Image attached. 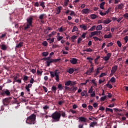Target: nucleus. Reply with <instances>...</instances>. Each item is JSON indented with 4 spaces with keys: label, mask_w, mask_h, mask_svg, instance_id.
<instances>
[{
    "label": "nucleus",
    "mask_w": 128,
    "mask_h": 128,
    "mask_svg": "<svg viewBox=\"0 0 128 128\" xmlns=\"http://www.w3.org/2000/svg\"><path fill=\"white\" fill-rule=\"evenodd\" d=\"M36 115L34 114H32L31 116H28L27 118V120H26V123L29 124H34L36 123Z\"/></svg>",
    "instance_id": "obj_1"
},
{
    "label": "nucleus",
    "mask_w": 128,
    "mask_h": 128,
    "mask_svg": "<svg viewBox=\"0 0 128 128\" xmlns=\"http://www.w3.org/2000/svg\"><path fill=\"white\" fill-rule=\"evenodd\" d=\"M51 118L53 119L52 122H59L61 118V114L56 111L51 115Z\"/></svg>",
    "instance_id": "obj_2"
},
{
    "label": "nucleus",
    "mask_w": 128,
    "mask_h": 128,
    "mask_svg": "<svg viewBox=\"0 0 128 128\" xmlns=\"http://www.w3.org/2000/svg\"><path fill=\"white\" fill-rule=\"evenodd\" d=\"M46 60V64L47 66H49L52 63H56L58 61L61 60L60 58H57V59H52L51 56H49L48 57L46 58H45Z\"/></svg>",
    "instance_id": "obj_3"
},
{
    "label": "nucleus",
    "mask_w": 128,
    "mask_h": 128,
    "mask_svg": "<svg viewBox=\"0 0 128 128\" xmlns=\"http://www.w3.org/2000/svg\"><path fill=\"white\" fill-rule=\"evenodd\" d=\"M79 122H81L78 126V128H84V123L88 122V118H84V116L77 117Z\"/></svg>",
    "instance_id": "obj_4"
},
{
    "label": "nucleus",
    "mask_w": 128,
    "mask_h": 128,
    "mask_svg": "<svg viewBox=\"0 0 128 128\" xmlns=\"http://www.w3.org/2000/svg\"><path fill=\"white\" fill-rule=\"evenodd\" d=\"M12 98V97H9L4 99L2 101L4 106H7L10 104Z\"/></svg>",
    "instance_id": "obj_5"
},
{
    "label": "nucleus",
    "mask_w": 128,
    "mask_h": 128,
    "mask_svg": "<svg viewBox=\"0 0 128 128\" xmlns=\"http://www.w3.org/2000/svg\"><path fill=\"white\" fill-rule=\"evenodd\" d=\"M1 95L4 96H10V90L6 89L2 90L1 92Z\"/></svg>",
    "instance_id": "obj_6"
},
{
    "label": "nucleus",
    "mask_w": 128,
    "mask_h": 128,
    "mask_svg": "<svg viewBox=\"0 0 128 128\" xmlns=\"http://www.w3.org/2000/svg\"><path fill=\"white\" fill-rule=\"evenodd\" d=\"M60 74V72L58 71V70H54V74H55V80L57 82H59L60 78H59V74Z\"/></svg>",
    "instance_id": "obj_7"
},
{
    "label": "nucleus",
    "mask_w": 128,
    "mask_h": 128,
    "mask_svg": "<svg viewBox=\"0 0 128 128\" xmlns=\"http://www.w3.org/2000/svg\"><path fill=\"white\" fill-rule=\"evenodd\" d=\"M118 68V66H114L112 68L110 75L113 76L116 72Z\"/></svg>",
    "instance_id": "obj_8"
},
{
    "label": "nucleus",
    "mask_w": 128,
    "mask_h": 128,
    "mask_svg": "<svg viewBox=\"0 0 128 128\" xmlns=\"http://www.w3.org/2000/svg\"><path fill=\"white\" fill-rule=\"evenodd\" d=\"M34 20L33 16H30L27 19V24L32 26V21Z\"/></svg>",
    "instance_id": "obj_9"
},
{
    "label": "nucleus",
    "mask_w": 128,
    "mask_h": 128,
    "mask_svg": "<svg viewBox=\"0 0 128 128\" xmlns=\"http://www.w3.org/2000/svg\"><path fill=\"white\" fill-rule=\"evenodd\" d=\"M46 16V14H42L39 16V19L40 20V22L42 24H44V22L43 20Z\"/></svg>",
    "instance_id": "obj_10"
},
{
    "label": "nucleus",
    "mask_w": 128,
    "mask_h": 128,
    "mask_svg": "<svg viewBox=\"0 0 128 128\" xmlns=\"http://www.w3.org/2000/svg\"><path fill=\"white\" fill-rule=\"evenodd\" d=\"M94 72V68H91L89 70H87L86 74L88 75H91L92 73Z\"/></svg>",
    "instance_id": "obj_11"
},
{
    "label": "nucleus",
    "mask_w": 128,
    "mask_h": 128,
    "mask_svg": "<svg viewBox=\"0 0 128 128\" xmlns=\"http://www.w3.org/2000/svg\"><path fill=\"white\" fill-rule=\"evenodd\" d=\"M78 60L76 58H72L70 60V62L72 64H76L78 62Z\"/></svg>",
    "instance_id": "obj_12"
},
{
    "label": "nucleus",
    "mask_w": 128,
    "mask_h": 128,
    "mask_svg": "<svg viewBox=\"0 0 128 128\" xmlns=\"http://www.w3.org/2000/svg\"><path fill=\"white\" fill-rule=\"evenodd\" d=\"M30 27H32V26L29 25V24H26V26H25V24L23 25L24 30L25 31L28 30V29L30 28Z\"/></svg>",
    "instance_id": "obj_13"
},
{
    "label": "nucleus",
    "mask_w": 128,
    "mask_h": 128,
    "mask_svg": "<svg viewBox=\"0 0 128 128\" xmlns=\"http://www.w3.org/2000/svg\"><path fill=\"white\" fill-rule=\"evenodd\" d=\"M90 9H88V8H86L85 9H82V14H88L90 13Z\"/></svg>",
    "instance_id": "obj_14"
},
{
    "label": "nucleus",
    "mask_w": 128,
    "mask_h": 128,
    "mask_svg": "<svg viewBox=\"0 0 128 128\" xmlns=\"http://www.w3.org/2000/svg\"><path fill=\"white\" fill-rule=\"evenodd\" d=\"M98 36V31H96V32H92L90 34V38H92L93 36Z\"/></svg>",
    "instance_id": "obj_15"
},
{
    "label": "nucleus",
    "mask_w": 128,
    "mask_h": 128,
    "mask_svg": "<svg viewBox=\"0 0 128 128\" xmlns=\"http://www.w3.org/2000/svg\"><path fill=\"white\" fill-rule=\"evenodd\" d=\"M80 94L82 96H86L88 94L87 90H84L82 92H81Z\"/></svg>",
    "instance_id": "obj_16"
},
{
    "label": "nucleus",
    "mask_w": 128,
    "mask_h": 128,
    "mask_svg": "<svg viewBox=\"0 0 128 128\" xmlns=\"http://www.w3.org/2000/svg\"><path fill=\"white\" fill-rule=\"evenodd\" d=\"M46 40L48 42V43L50 44H52V42H54V38H48V39H46Z\"/></svg>",
    "instance_id": "obj_17"
},
{
    "label": "nucleus",
    "mask_w": 128,
    "mask_h": 128,
    "mask_svg": "<svg viewBox=\"0 0 128 128\" xmlns=\"http://www.w3.org/2000/svg\"><path fill=\"white\" fill-rule=\"evenodd\" d=\"M110 22H112L111 20H110L109 18H107L106 20H104L103 22L104 24H109Z\"/></svg>",
    "instance_id": "obj_18"
},
{
    "label": "nucleus",
    "mask_w": 128,
    "mask_h": 128,
    "mask_svg": "<svg viewBox=\"0 0 128 128\" xmlns=\"http://www.w3.org/2000/svg\"><path fill=\"white\" fill-rule=\"evenodd\" d=\"M106 4V2H102L100 4V8L102 10H104V6Z\"/></svg>",
    "instance_id": "obj_19"
},
{
    "label": "nucleus",
    "mask_w": 128,
    "mask_h": 128,
    "mask_svg": "<svg viewBox=\"0 0 128 128\" xmlns=\"http://www.w3.org/2000/svg\"><path fill=\"white\" fill-rule=\"evenodd\" d=\"M61 10H62V7L61 6L58 7V8L56 9V14H59L61 12Z\"/></svg>",
    "instance_id": "obj_20"
},
{
    "label": "nucleus",
    "mask_w": 128,
    "mask_h": 128,
    "mask_svg": "<svg viewBox=\"0 0 128 128\" xmlns=\"http://www.w3.org/2000/svg\"><path fill=\"white\" fill-rule=\"evenodd\" d=\"M97 124H98V122H91L90 126V127L94 128V126H96Z\"/></svg>",
    "instance_id": "obj_21"
},
{
    "label": "nucleus",
    "mask_w": 128,
    "mask_h": 128,
    "mask_svg": "<svg viewBox=\"0 0 128 128\" xmlns=\"http://www.w3.org/2000/svg\"><path fill=\"white\" fill-rule=\"evenodd\" d=\"M80 28H82L84 30H87V26L85 24H82L80 26Z\"/></svg>",
    "instance_id": "obj_22"
},
{
    "label": "nucleus",
    "mask_w": 128,
    "mask_h": 128,
    "mask_svg": "<svg viewBox=\"0 0 128 128\" xmlns=\"http://www.w3.org/2000/svg\"><path fill=\"white\" fill-rule=\"evenodd\" d=\"M112 36L111 33L109 34L108 35L106 34L104 36V38H110Z\"/></svg>",
    "instance_id": "obj_23"
},
{
    "label": "nucleus",
    "mask_w": 128,
    "mask_h": 128,
    "mask_svg": "<svg viewBox=\"0 0 128 128\" xmlns=\"http://www.w3.org/2000/svg\"><path fill=\"white\" fill-rule=\"evenodd\" d=\"M24 45V42H20V43H19L18 44H17V46H16V48H20L21 47H22Z\"/></svg>",
    "instance_id": "obj_24"
},
{
    "label": "nucleus",
    "mask_w": 128,
    "mask_h": 128,
    "mask_svg": "<svg viewBox=\"0 0 128 128\" xmlns=\"http://www.w3.org/2000/svg\"><path fill=\"white\" fill-rule=\"evenodd\" d=\"M1 48L3 50H6L8 48V47L6 45H4V44H3L1 46Z\"/></svg>",
    "instance_id": "obj_25"
},
{
    "label": "nucleus",
    "mask_w": 128,
    "mask_h": 128,
    "mask_svg": "<svg viewBox=\"0 0 128 128\" xmlns=\"http://www.w3.org/2000/svg\"><path fill=\"white\" fill-rule=\"evenodd\" d=\"M49 72L50 74V76L51 78H54L55 76V71L52 72V71H49Z\"/></svg>",
    "instance_id": "obj_26"
},
{
    "label": "nucleus",
    "mask_w": 128,
    "mask_h": 128,
    "mask_svg": "<svg viewBox=\"0 0 128 128\" xmlns=\"http://www.w3.org/2000/svg\"><path fill=\"white\" fill-rule=\"evenodd\" d=\"M60 116H62L63 118H66L67 116H66V112H63V111H60Z\"/></svg>",
    "instance_id": "obj_27"
},
{
    "label": "nucleus",
    "mask_w": 128,
    "mask_h": 128,
    "mask_svg": "<svg viewBox=\"0 0 128 128\" xmlns=\"http://www.w3.org/2000/svg\"><path fill=\"white\" fill-rule=\"evenodd\" d=\"M46 3L45 2H44L43 1H42V2H40V6L42 8H46L45 6Z\"/></svg>",
    "instance_id": "obj_28"
},
{
    "label": "nucleus",
    "mask_w": 128,
    "mask_h": 128,
    "mask_svg": "<svg viewBox=\"0 0 128 128\" xmlns=\"http://www.w3.org/2000/svg\"><path fill=\"white\" fill-rule=\"evenodd\" d=\"M102 29V25H99L96 26V30H101Z\"/></svg>",
    "instance_id": "obj_29"
},
{
    "label": "nucleus",
    "mask_w": 128,
    "mask_h": 128,
    "mask_svg": "<svg viewBox=\"0 0 128 128\" xmlns=\"http://www.w3.org/2000/svg\"><path fill=\"white\" fill-rule=\"evenodd\" d=\"M51 90L54 92V93H56L57 90V88L56 86H52V87Z\"/></svg>",
    "instance_id": "obj_30"
},
{
    "label": "nucleus",
    "mask_w": 128,
    "mask_h": 128,
    "mask_svg": "<svg viewBox=\"0 0 128 128\" xmlns=\"http://www.w3.org/2000/svg\"><path fill=\"white\" fill-rule=\"evenodd\" d=\"M42 56L46 57L48 56L49 52H42Z\"/></svg>",
    "instance_id": "obj_31"
},
{
    "label": "nucleus",
    "mask_w": 128,
    "mask_h": 128,
    "mask_svg": "<svg viewBox=\"0 0 128 128\" xmlns=\"http://www.w3.org/2000/svg\"><path fill=\"white\" fill-rule=\"evenodd\" d=\"M90 18L92 20L96 19L98 18V16L94 14H91L90 15Z\"/></svg>",
    "instance_id": "obj_32"
},
{
    "label": "nucleus",
    "mask_w": 128,
    "mask_h": 128,
    "mask_svg": "<svg viewBox=\"0 0 128 128\" xmlns=\"http://www.w3.org/2000/svg\"><path fill=\"white\" fill-rule=\"evenodd\" d=\"M78 30V28L76 26H74L72 30V32H76Z\"/></svg>",
    "instance_id": "obj_33"
},
{
    "label": "nucleus",
    "mask_w": 128,
    "mask_h": 128,
    "mask_svg": "<svg viewBox=\"0 0 128 128\" xmlns=\"http://www.w3.org/2000/svg\"><path fill=\"white\" fill-rule=\"evenodd\" d=\"M71 82H72V81L68 80V81L67 82H65V86H71Z\"/></svg>",
    "instance_id": "obj_34"
},
{
    "label": "nucleus",
    "mask_w": 128,
    "mask_h": 128,
    "mask_svg": "<svg viewBox=\"0 0 128 128\" xmlns=\"http://www.w3.org/2000/svg\"><path fill=\"white\" fill-rule=\"evenodd\" d=\"M74 72V70L73 68H70L69 70H68V72L70 74H72Z\"/></svg>",
    "instance_id": "obj_35"
},
{
    "label": "nucleus",
    "mask_w": 128,
    "mask_h": 128,
    "mask_svg": "<svg viewBox=\"0 0 128 128\" xmlns=\"http://www.w3.org/2000/svg\"><path fill=\"white\" fill-rule=\"evenodd\" d=\"M109 82H108V83L106 84V86L108 87V88H112V84H109Z\"/></svg>",
    "instance_id": "obj_36"
},
{
    "label": "nucleus",
    "mask_w": 128,
    "mask_h": 128,
    "mask_svg": "<svg viewBox=\"0 0 128 128\" xmlns=\"http://www.w3.org/2000/svg\"><path fill=\"white\" fill-rule=\"evenodd\" d=\"M96 30V26H92L90 30H88V31H94Z\"/></svg>",
    "instance_id": "obj_37"
},
{
    "label": "nucleus",
    "mask_w": 128,
    "mask_h": 128,
    "mask_svg": "<svg viewBox=\"0 0 128 128\" xmlns=\"http://www.w3.org/2000/svg\"><path fill=\"white\" fill-rule=\"evenodd\" d=\"M64 86H62V84H59L58 86V88H59L60 90H63Z\"/></svg>",
    "instance_id": "obj_38"
},
{
    "label": "nucleus",
    "mask_w": 128,
    "mask_h": 128,
    "mask_svg": "<svg viewBox=\"0 0 128 128\" xmlns=\"http://www.w3.org/2000/svg\"><path fill=\"white\" fill-rule=\"evenodd\" d=\"M70 92H76L74 88V86H72V88H70Z\"/></svg>",
    "instance_id": "obj_39"
},
{
    "label": "nucleus",
    "mask_w": 128,
    "mask_h": 128,
    "mask_svg": "<svg viewBox=\"0 0 128 128\" xmlns=\"http://www.w3.org/2000/svg\"><path fill=\"white\" fill-rule=\"evenodd\" d=\"M106 112H110L113 113L114 112V110L112 108H106Z\"/></svg>",
    "instance_id": "obj_40"
},
{
    "label": "nucleus",
    "mask_w": 128,
    "mask_h": 128,
    "mask_svg": "<svg viewBox=\"0 0 128 128\" xmlns=\"http://www.w3.org/2000/svg\"><path fill=\"white\" fill-rule=\"evenodd\" d=\"M42 45L44 46H47L48 45V43L46 41H44L42 42Z\"/></svg>",
    "instance_id": "obj_41"
},
{
    "label": "nucleus",
    "mask_w": 128,
    "mask_h": 128,
    "mask_svg": "<svg viewBox=\"0 0 128 128\" xmlns=\"http://www.w3.org/2000/svg\"><path fill=\"white\" fill-rule=\"evenodd\" d=\"M106 98V96H102V98H100V100L101 102H104Z\"/></svg>",
    "instance_id": "obj_42"
},
{
    "label": "nucleus",
    "mask_w": 128,
    "mask_h": 128,
    "mask_svg": "<svg viewBox=\"0 0 128 128\" xmlns=\"http://www.w3.org/2000/svg\"><path fill=\"white\" fill-rule=\"evenodd\" d=\"M116 44L119 48L122 47V44L120 40L117 41Z\"/></svg>",
    "instance_id": "obj_43"
},
{
    "label": "nucleus",
    "mask_w": 128,
    "mask_h": 128,
    "mask_svg": "<svg viewBox=\"0 0 128 128\" xmlns=\"http://www.w3.org/2000/svg\"><path fill=\"white\" fill-rule=\"evenodd\" d=\"M110 81L114 83L116 82V78H114V77H112L111 78V79L110 80Z\"/></svg>",
    "instance_id": "obj_44"
},
{
    "label": "nucleus",
    "mask_w": 128,
    "mask_h": 128,
    "mask_svg": "<svg viewBox=\"0 0 128 128\" xmlns=\"http://www.w3.org/2000/svg\"><path fill=\"white\" fill-rule=\"evenodd\" d=\"M118 8L120 10H122L124 8L123 4H119L118 6Z\"/></svg>",
    "instance_id": "obj_45"
},
{
    "label": "nucleus",
    "mask_w": 128,
    "mask_h": 128,
    "mask_svg": "<svg viewBox=\"0 0 128 128\" xmlns=\"http://www.w3.org/2000/svg\"><path fill=\"white\" fill-rule=\"evenodd\" d=\"M93 51V50L91 48H88V49H87V50H84V52H91Z\"/></svg>",
    "instance_id": "obj_46"
},
{
    "label": "nucleus",
    "mask_w": 128,
    "mask_h": 128,
    "mask_svg": "<svg viewBox=\"0 0 128 128\" xmlns=\"http://www.w3.org/2000/svg\"><path fill=\"white\" fill-rule=\"evenodd\" d=\"M86 60H89V62H90V64L92 63L93 58H87Z\"/></svg>",
    "instance_id": "obj_47"
},
{
    "label": "nucleus",
    "mask_w": 128,
    "mask_h": 128,
    "mask_svg": "<svg viewBox=\"0 0 128 128\" xmlns=\"http://www.w3.org/2000/svg\"><path fill=\"white\" fill-rule=\"evenodd\" d=\"M69 2H70V0H64V6H67Z\"/></svg>",
    "instance_id": "obj_48"
},
{
    "label": "nucleus",
    "mask_w": 128,
    "mask_h": 128,
    "mask_svg": "<svg viewBox=\"0 0 128 128\" xmlns=\"http://www.w3.org/2000/svg\"><path fill=\"white\" fill-rule=\"evenodd\" d=\"M112 10V8L111 7H109L108 9V10H106V11L105 12L106 13V14H108Z\"/></svg>",
    "instance_id": "obj_49"
},
{
    "label": "nucleus",
    "mask_w": 128,
    "mask_h": 128,
    "mask_svg": "<svg viewBox=\"0 0 128 128\" xmlns=\"http://www.w3.org/2000/svg\"><path fill=\"white\" fill-rule=\"evenodd\" d=\"M123 17L126 20H128V13H126L124 14Z\"/></svg>",
    "instance_id": "obj_50"
},
{
    "label": "nucleus",
    "mask_w": 128,
    "mask_h": 128,
    "mask_svg": "<svg viewBox=\"0 0 128 128\" xmlns=\"http://www.w3.org/2000/svg\"><path fill=\"white\" fill-rule=\"evenodd\" d=\"M82 40V38H78V41H77V43L78 44H80V43L81 42Z\"/></svg>",
    "instance_id": "obj_51"
},
{
    "label": "nucleus",
    "mask_w": 128,
    "mask_h": 128,
    "mask_svg": "<svg viewBox=\"0 0 128 128\" xmlns=\"http://www.w3.org/2000/svg\"><path fill=\"white\" fill-rule=\"evenodd\" d=\"M70 16H76V14L74 11L71 10Z\"/></svg>",
    "instance_id": "obj_52"
},
{
    "label": "nucleus",
    "mask_w": 128,
    "mask_h": 128,
    "mask_svg": "<svg viewBox=\"0 0 128 128\" xmlns=\"http://www.w3.org/2000/svg\"><path fill=\"white\" fill-rule=\"evenodd\" d=\"M28 77L26 76H24V78H23V80H24V82H26L28 80Z\"/></svg>",
    "instance_id": "obj_53"
},
{
    "label": "nucleus",
    "mask_w": 128,
    "mask_h": 128,
    "mask_svg": "<svg viewBox=\"0 0 128 128\" xmlns=\"http://www.w3.org/2000/svg\"><path fill=\"white\" fill-rule=\"evenodd\" d=\"M113 44H114V43L111 42L108 43V44H107L106 47H110V46H112Z\"/></svg>",
    "instance_id": "obj_54"
},
{
    "label": "nucleus",
    "mask_w": 128,
    "mask_h": 128,
    "mask_svg": "<svg viewBox=\"0 0 128 128\" xmlns=\"http://www.w3.org/2000/svg\"><path fill=\"white\" fill-rule=\"evenodd\" d=\"M64 102V101H62V100H60L58 102V104H59L60 106H62V104Z\"/></svg>",
    "instance_id": "obj_55"
},
{
    "label": "nucleus",
    "mask_w": 128,
    "mask_h": 128,
    "mask_svg": "<svg viewBox=\"0 0 128 128\" xmlns=\"http://www.w3.org/2000/svg\"><path fill=\"white\" fill-rule=\"evenodd\" d=\"M42 89L44 90V92H48V90L46 86H42Z\"/></svg>",
    "instance_id": "obj_56"
},
{
    "label": "nucleus",
    "mask_w": 128,
    "mask_h": 128,
    "mask_svg": "<svg viewBox=\"0 0 128 128\" xmlns=\"http://www.w3.org/2000/svg\"><path fill=\"white\" fill-rule=\"evenodd\" d=\"M103 59L104 61H108L110 58L107 56H104Z\"/></svg>",
    "instance_id": "obj_57"
},
{
    "label": "nucleus",
    "mask_w": 128,
    "mask_h": 128,
    "mask_svg": "<svg viewBox=\"0 0 128 128\" xmlns=\"http://www.w3.org/2000/svg\"><path fill=\"white\" fill-rule=\"evenodd\" d=\"M92 92H93L92 87H91V88H90V89L88 90V93L91 94V93H92Z\"/></svg>",
    "instance_id": "obj_58"
},
{
    "label": "nucleus",
    "mask_w": 128,
    "mask_h": 128,
    "mask_svg": "<svg viewBox=\"0 0 128 128\" xmlns=\"http://www.w3.org/2000/svg\"><path fill=\"white\" fill-rule=\"evenodd\" d=\"M124 39L125 41V43H127L128 42V36H125Z\"/></svg>",
    "instance_id": "obj_59"
},
{
    "label": "nucleus",
    "mask_w": 128,
    "mask_h": 128,
    "mask_svg": "<svg viewBox=\"0 0 128 128\" xmlns=\"http://www.w3.org/2000/svg\"><path fill=\"white\" fill-rule=\"evenodd\" d=\"M63 37L62 36H59L57 38V40L58 41H60V40H62Z\"/></svg>",
    "instance_id": "obj_60"
},
{
    "label": "nucleus",
    "mask_w": 128,
    "mask_h": 128,
    "mask_svg": "<svg viewBox=\"0 0 128 128\" xmlns=\"http://www.w3.org/2000/svg\"><path fill=\"white\" fill-rule=\"evenodd\" d=\"M88 109L89 110L92 111L93 110V106H88Z\"/></svg>",
    "instance_id": "obj_61"
},
{
    "label": "nucleus",
    "mask_w": 128,
    "mask_h": 128,
    "mask_svg": "<svg viewBox=\"0 0 128 128\" xmlns=\"http://www.w3.org/2000/svg\"><path fill=\"white\" fill-rule=\"evenodd\" d=\"M106 73H101L100 75V78H102L104 76H106Z\"/></svg>",
    "instance_id": "obj_62"
},
{
    "label": "nucleus",
    "mask_w": 128,
    "mask_h": 128,
    "mask_svg": "<svg viewBox=\"0 0 128 128\" xmlns=\"http://www.w3.org/2000/svg\"><path fill=\"white\" fill-rule=\"evenodd\" d=\"M100 14L102 16H104L106 15V12L104 13L102 12H100Z\"/></svg>",
    "instance_id": "obj_63"
},
{
    "label": "nucleus",
    "mask_w": 128,
    "mask_h": 128,
    "mask_svg": "<svg viewBox=\"0 0 128 128\" xmlns=\"http://www.w3.org/2000/svg\"><path fill=\"white\" fill-rule=\"evenodd\" d=\"M6 36V33H4V34H2V36H0V38L2 39L4 38H5Z\"/></svg>",
    "instance_id": "obj_64"
}]
</instances>
